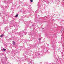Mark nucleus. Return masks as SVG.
Returning <instances> with one entry per match:
<instances>
[{"label":"nucleus","mask_w":64,"mask_h":64,"mask_svg":"<svg viewBox=\"0 0 64 64\" xmlns=\"http://www.w3.org/2000/svg\"><path fill=\"white\" fill-rule=\"evenodd\" d=\"M4 36V35L3 34H2L0 36V37H3Z\"/></svg>","instance_id":"obj_3"},{"label":"nucleus","mask_w":64,"mask_h":64,"mask_svg":"<svg viewBox=\"0 0 64 64\" xmlns=\"http://www.w3.org/2000/svg\"><path fill=\"white\" fill-rule=\"evenodd\" d=\"M39 41H40V40H41V39L40 38H39L38 39Z\"/></svg>","instance_id":"obj_5"},{"label":"nucleus","mask_w":64,"mask_h":64,"mask_svg":"<svg viewBox=\"0 0 64 64\" xmlns=\"http://www.w3.org/2000/svg\"><path fill=\"white\" fill-rule=\"evenodd\" d=\"M30 2H33V0H30Z\"/></svg>","instance_id":"obj_6"},{"label":"nucleus","mask_w":64,"mask_h":64,"mask_svg":"<svg viewBox=\"0 0 64 64\" xmlns=\"http://www.w3.org/2000/svg\"><path fill=\"white\" fill-rule=\"evenodd\" d=\"M18 16V14H17L15 16V17H17Z\"/></svg>","instance_id":"obj_2"},{"label":"nucleus","mask_w":64,"mask_h":64,"mask_svg":"<svg viewBox=\"0 0 64 64\" xmlns=\"http://www.w3.org/2000/svg\"><path fill=\"white\" fill-rule=\"evenodd\" d=\"M13 45H15V42H13Z\"/></svg>","instance_id":"obj_1"},{"label":"nucleus","mask_w":64,"mask_h":64,"mask_svg":"<svg viewBox=\"0 0 64 64\" xmlns=\"http://www.w3.org/2000/svg\"><path fill=\"white\" fill-rule=\"evenodd\" d=\"M3 50L4 51H5L6 50V49H5V48H3Z\"/></svg>","instance_id":"obj_4"}]
</instances>
